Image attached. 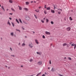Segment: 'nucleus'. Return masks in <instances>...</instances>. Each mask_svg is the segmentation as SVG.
<instances>
[{
  "label": "nucleus",
  "mask_w": 76,
  "mask_h": 76,
  "mask_svg": "<svg viewBox=\"0 0 76 76\" xmlns=\"http://www.w3.org/2000/svg\"><path fill=\"white\" fill-rule=\"evenodd\" d=\"M35 41L36 43L37 44H39V42H38V40L35 39Z\"/></svg>",
  "instance_id": "nucleus-7"
},
{
  "label": "nucleus",
  "mask_w": 76,
  "mask_h": 76,
  "mask_svg": "<svg viewBox=\"0 0 76 76\" xmlns=\"http://www.w3.org/2000/svg\"><path fill=\"white\" fill-rule=\"evenodd\" d=\"M30 61H31V62L32 61H33V60H32V59H30Z\"/></svg>",
  "instance_id": "nucleus-31"
},
{
  "label": "nucleus",
  "mask_w": 76,
  "mask_h": 76,
  "mask_svg": "<svg viewBox=\"0 0 76 76\" xmlns=\"http://www.w3.org/2000/svg\"><path fill=\"white\" fill-rule=\"evenodd\" d=\"M42 37H43V38H45V36H44V35H43V36H42Z\"/></svg>",
  "instance_id": "nucleus-35"
},
{
  "label": "nucleus",
  "mask_w": 76,
  "mask_h": 76,
  "mask_svg": "<svg viewBox=\"0 0 76 76\" xmlns=\"http://www.w3.org/2000/svg\"><path fill=\"white\" fill-rule=\"evenodd\" d=\"M24 10H26V11H28V9L27 8H24Z\"/></svg>",
  "instance_id": "nucleus-12"
},
{
  "label": "nucleus",
  "mask_w": 76,
  "mask_h": 76,
  "mask_svg": "<svg viewBox=\"0 0 76 76\" xmlns=\"http://www.w3.org/2000/svg\"><path fill=\"white\" fill-rule=\"evenodd\" d=\"M25 45V44L24 43H23L22 45V46H24V45Z\"/></svg>",
  "instance_id": "nucleus-38"
},
{
  "label": "nucleus",
  "mask_w": 76,
  "mask_h": 76,
  "mask_svg": "<svg viewBox=\"0 0 76 76\" xmlns=\"http://www.w3.org/2000/svg\"><path fill=\"white\" fill-rule=\"evenodd\" d=\"M18 6L19 7V10H21L22 9V7L19 6Z\"/></svg>",
  "instance_id": "nucleus-11"
},
{
  "label": "nucleus",
  "mask_w": 76,
  "mask_h": 76,
  "mask_svg": "<svg viewBox=\"0 0 76 76\" xmlns=\"http://www.w3.org/2000/svg\"><path fill=\"white\" fill-rule=\"evenodd\" d=\"M37 54H39V55H41V54H40V53H39V52H37Z\"/></svg>",
  "instance_id": "nucleus-24"
},
{
  "label": "nucleus",
  "mask_w": 76,
  "mask_h": 76,
  "mask_svg": "<svg viewBox=\"0 0 76 76\" xmlns=\"http://www.w3.org/2000/svg\"><path fill=\"white\" fill-rule=\"evenodd\" d=\"M39 76V75L38 74H37V75H36V76Z\"/></svg>",
  "instance_id": "nucleus-55"
},
{
  "label": "nucleus",
  "mask_w": 76,
  "mask_h": 76,
  "mask_svg": "<svg viewBox=\"0 0 76 76\" xmlns=\"http://www.w3.org/2000/svg\"><path fill=\"white\" fill-rule=\"evenodd\" d=\"M10 50H11V51H12V49L11 48H10Z\"/></svg>",
  "instance_id": "nucleus-47"
},
{
  "label": "nucleus",
  "mask_w": 76,
  "mask_h": 76,
  "mask_svg": "<svg viewBox=\"0 0 76 76\" xmlns=\"http://www.w3.org/2000/svg\"><path fill=\"white\" fill-rule=\"evenodd\" d=\"M49 63L50 64H51V61H49Z\"/></svg>",
  "instance_id": "nucleus-40"
},
{
  "label": "nucleus",
  "mask_w": 76,
  "mask_h": 76,
  "mask_svg": "<svg viewBox=\"0 0 76 76\" xmlns=\"http://www.w3.org/2000/svg\"><path fill=\"white\" fill-rule=\"evenodd\" d=\"M48 69H50V67H49L48 68Z\"/></svg>",
  "instance_id": "nucleus-60"
},
{
  "label": "nucleus",
  "mask_w": 76,
  "mask_h": 76,
  "mask_svg": "<svg viewBox=\"0 0 76 76\" xmlns=\"http://www.w3.org/2000/svg\"><path fill=\"white\" fill-rule=\"evenodd\" d=\"M42 76H45V75L43 74V75H42Z\"/></svg>",
  "instance_id": "nucleus-49"
},
{
  "label": "nucleus",
  "mask_w": 76,
  "mask_h": 76,
  "mask_svg": "<svg viewBox=\"0 0 76 76\" xmlns=\"http://www.w3.org/2000/svg\"><path fill=\"white\" fill-rule=\"evenodd\" d=\"M9 2H10V3H12L13 1L12 0H9Z\"/></svg>",
  "instance_id": "nucleus-21"
},
{
  "label": "nucleus",
  "mask_w": 76,
  "mask_h": 76,
  "mask_svg": "<svg viewBox=\"0 0 76 76\" xmlns=\"http://www.w3.org/2000/svg\"><path fill=\"white\" fill-rule=\"evenodd\" d=\"M54 7V9H57V6L56 5H55L53 6Z\"/></svg>",
  "instance_id": "nucleus-5"
},
{
  "label": "nucleus",
  "mask_w": 76,
  "mask_h": 76,
  "mask_svg": "<svg viewBox=\"0 0 76 76\" xmlns=\"http://www.w3.org/2000/svg\"><path fill=\"white\" fill-rule=\"evenodd\" d=\"M43 19L44 20H45V18H44Z\"/></svg>",
  "instance_id": "nucleus-51"
},
{
  "label": "nucleus",
  "mask_w": 76,
  "mask_h": 76,
  "mask_svg": "<svg viewBox=\"0 0 76 76\" xmlns=\"http://www.w3.org/2000/svg\"><path fill=\"white\" fill-rule=\"evenodd\" d=\"M8 24H9L10 26L11 24H10V22H8Z\"/></svg>",
  "instance_id": "nucleus-27"
},
{
  "label": "nucleus",
  "mask_w": 76,
  "mask_h": 76,
  "mask_svg": "<svg viewBox=\"0 0 76 76\" xmlns=\"http://www.w3.org/2000/svg\"><path fill=\"white\" fill-rule=\"evenodd\" d=\"M51 12L53 13H55V11H54V10H51Z\"/></svg>",
  "instance_id": "nucleus-10"
},
{
  "label": "nucleus",
  "mask_w": 76,
  "mask_h": 76,
  "mask_svg": "<svg viewBox=\"0 0 76 76\" xmlns=\"http://www.w3.org/2000/svg\"><path fill=\"white\" fill-rule=\"evenodd\" d=\"M34 16L35 17V18H36V19H37V16H36V15H34Z\"/></svg>",
  "instance_id": "nucleus-36"
},
{
  "label": "nucleus",
  "mask_w": 76,
  "mask_h": 76,
  "mask_svg": "<svg viewBox=\"0 0 76 76\" xmlns=\"http://www.w3.org/2000/svg\"><path fill=\"white\" fill-rule=\"evenodd\" d=\"M10 15H13L12 13H10Z\"/></svg>",
  "instance_id": "nucleus-42"
},
{
  "label": "nucleus",
  "mask_w": 76,
  "mask_h": 76,
  "mask_svg": "<svg viewBox=\"0 0 76 76\" xmlns=\"http://www.w3.org/2000/svg\"><path fill=\"white\" fill-rule=\"evenodd\" d=\"M66 18H64V20H66Z\"/></svg>",
  "instance_id": "nucleus-62"
},
{
  "label": "nucleus",
  "mask_w": 76,
  "mask_h": 76,
  "mask_svg": "<svg viewBox=\"0 0 76 76\" xmlns=\"http://www.w3.org/2000/svg\"><path fill=\"white\" fill-rule=\"evenodd\" d=\"M68 58L69 60H72V58H71L68 57Z\"/></svg>",
  "instance_id": "nucleus-25"
},
{
  "label": "nucleus",
  "mask_w": 76,
  "mask_h": 76,
  "mask_svg": "<svg viewBox=\"0 0 76 76\" xmlns=\"http://www.w3.org/2000/svg\"><path fill=\"white\" fill-rule=\"evenodd\" d=\"M26 19L27 20H29V19H30V18H29V17L28 16H26Z\"/></svg>",
  "instance_id": "nucleus-4"
},
{
  "label": "nucleus",
  "mask_w": 76,
  "mask_h": 76,
  "mask_svg": "<svg viewBox=\"0 0 76 76\" xmlns=\"http://www.w3.org/2000/svg\"><path fill=\"white\" fill-rule=\"evenodd\" d=\"M72 42H70L69 43V44L70 45H71V44H72Z\"/></svg>",
  "instance_id": "nucleus-43"
},
{
  "label": "nucleus",
  "mask_w": 76,
  "mask_h": 76,
  "mask_svg": "<svg viewBox=\"0 0 76 76\" xmlns=\"http://www.w3.org/2000/svg\"><path fill=\"white\" fill-rule=\"evenodd\" d=\"M46 5H45V8H47V7H46Z\"/></svg>",
  "instance_id": "nucleus-44"
},
{
  "label": "nucleus",
  "mask_w": 76,
  "mask_h": 76,
  "mask_svg": "<svg viewBox=\"0 0 76 76\" xmlns=\"http://www.w3.org/2000/svg\"><path fill=\"white\" fill-rule=\"evenodd\" d=\"M19 19L20 22V23H22V20H21V19H20V18H19Z\"/></svg>",
  "instance_id": "nucleus-14"
},
{
  "label": "nucleus",
  "mask_w": 76,
  "mask_h": 76,
  "mask_svg": "<svg viewBox=\"0 0 76 76\" xmlns=\"http://www.w3.org/2000/svg\"><path fill=\"white\" fill-rule=\"evenodd\" d=\"M41 21L42 22V23H44V21L43 20H41Z\"/></svg>",
  "instance_id": "nucleus-29"
},
{
  "label": "nucleus",
  "mask_w": 76,
  "mask_h": 76,
  "mask_svg": "<svg viewBox=\"0 0 76 76\" xmlns=\"http://www.w3.org/2000/svg\"><path fill=\"white\" fill-rule=\"evenodd\" d=\"M45 33L46 34V35H50V34H51L50 32H48L47 31H45Z\"/></svg>",
  "instance_id": "nucleus-3"
},
{
  "label": "nucleus",
  "mask_w": 76,
  "mask_h": 76,
  "mask_svg": "<svg viewBox=\"0 0 76 76\" xmlns=\"http://www.w3.org/2000/svg\"><path fill=\"white\" fill-rule=\"evenodd\" d=\"M16 30L17 31H19V32H20V31L19 30H18L17 29H16Z\"/></svg>",
  "instance_id": "nucleus-30"
},
{
  "label": "nucleus",
  "mask_w": 76,
  "mask_h": 76,
  "mask_svg": "<svg viewBox=\"0 0 76 76\" xmlns=\"http://www.w3.org/2000/svg\"><path fill=\"white\" fill-rule=\"evenodd\" d=\"M31 3H33V1H31Z\"/></svg>",
  "instance_id": "nucleus-56"
},
{
  "label": "nucleus",
  "mask_w": 76,
  "mask_h": 76,
  "mask_svg": "<svg viewBox=\"0 0 76 76\" xmlns=\"http://www.w3.org/2000/svg\"><path fill=\"white\" fill-rule=\"evenodd\" d=\"M44 13L45 15H46V14H47V12L46 11H45V10Z\"/></svg>",
  "instance_id": "nucleus-33"
},
{
  "label": "nucleus",
  "mask_w": 76,
  "mask_h": 76,
  "mask_svg": "<svg viewBox=\"0 0 76 76\" xmlns=\"http://www.w3.org/2000/svg\"><path fill=\"white\" fill-rule=\"evenodd\" d=\"M37 63L39 65H41V64H42V61H39Z\"/></svg>",
  "instance_id": "nucleus-2"
},
{
  "label": "nucleus",
  "mask_w": 76,
  "mask_h": 76,
  "mask_svg": "<svg viewBox=\"0 0 76 76\" xmlns=\"http://www.w3.org/2000/svg\"><path fill=\"white\" fill-rule=\"evenodd\" d=\"M11 35L12 36H14V34H13V33H11Z\"/></svg>",
  "instance_id": "nucleus-18"
},
{
  "label": "nucleus",
  "mask_w": 76,
  "mask_h": 76,
  "mask_svg": "<svg viewBox=\"0 0 76 76\" xmlns=\"http://www.w3.org/2000/svg\"><path fill=\"white\" fill-rule=\"evenodd\" d=\"M35 12H36L37 13H39V10H38V9L36 10H35Z\"/></svg>",
  "instance_id": "nucleus-8"
},
{
  "label": "nucleus",
  "mask_w": 76,
  "mask_h": 76,
  "mask_svg": "<svg viewBox=\"0 0 76 76\" xmlns=\"http://www.w3.org/2000/svg\"><path fill=\"white\" fill-rule=\"evenodd\" d=\"M32 44V43H31V42H30V43H29V47H30V48H32V47H33V46H31V44Z\"/></svg>",
  "instance_id": "nucleus-6"
},
{
  "label": "nucleus",
  "mask_w": 76,
  "mask_h": 76,
  "mask_svg": "<svg viewBox=\"0 0 76 76\" xmlns=\"http://www.w3.org/2000/svg\"><path fill=\"white\" fill-rule=\"evenodd\" d=\"M5 67H7V66H5Z\"/></svg>",
  "instance_id": "nucleus-59"
},
{
  "label": "nucleus",
  "mask_w": 76,
  "mask_h": 76,
  "mask_svg": "<svg viewBox=\"0 0 76 76\" xmlns=\"http://www.w3.org/2000/svg\"><path fill=\"white\" fill-rule=\"evenodd\" d=\"M39 9H40V8H41V7H39Z\"/></svg>",
  "instance_id": "nucleus-50"
},
{
  "label": "nucleus",
  "mask_w": 76,
  "mask_h": 76,
  "mask_svg": "<svg viewBox=\"0 0 76 76\" xmlns=\"http://www.w3.org/2000/svg\"><path fill=\"white\" fill-rule=\"evenodd\" d=\"M70 29H71V28H70V27H68L66 28V30L67 31H70Z\"/></svg>",
  "instance_id": "nucleus-1"
},
{
  "label": "nucleus",
  "mask_w": 76,
  "mask_h": 76,
  "mask_svg": "<svg viewBox=\"0 0 76 76\" xmlns=\"http://www.w3.org/2000/svg\"><path fill=\"white\" fill-rule=\"evenodd\" d=\"M51 71L52 72H54V68H52Z\"/></svg>",
  "instance_id": "nucleus-15"
},
{
  "label": "nucleus",
  "mask_w": 76,
  "mask_h": 76,
  "mask_svg": "<svg viewBox=\"0 0 76 76\" xmlns=\"http://www.w3.org/2000/svg\"><path fill=\"white\" fill-rule=\"evenodd\" d=\"M34 3H36V1H34Z\"/></svg>",
  "instance_id": "nucleus-64"
},
{
  "label": "nucleus",
  "mask_w": 76,
  "mask_h": 76,
  "mask_svg": "<svg viewBox=\"0 0 76 76\" xmlns=\"http://www.w3.org/2000/svg\"><path fill=\"white\" fill-rule=\"evenodd\" d=\"M59 76H64L63 75H61V74H59Z\"/></svg>",
  "instance_id": "nucleus-39"
},
{
  "label": "nucleus",
  "mask_w": 76,
  "mask_h": 76,
  "mask_svg": "<svg viewBox=\"0 0 76 76\" xmlns=\"http://www.w3.org/2000/svg\"><path fill=\"white\" fill-rule=\"evenodd\" d=\"M16 22L18 23H19V21H18V19H16Z\"/></svg>",
  "instance_id": "nucleus-22"
},
{
  "label": "nucleus",
  "mask_w": 76,
  "mask_h": 76,
  "mask_svg": "<svg viewBox=\"0 0 76 76\" xmlns=\"http://www.w3.org/2000/svg\"><path fill=\"white\" fill-rule=\"evenodd\" d=\"M9 19H10V20H12V18H9Z\"/></svg>",
  "instance_id": "nucleus-48"
},
{
  "label": "nucleus",
  "mask_w": 76,
  "mask_h": 76,
  "mask_svg": "<svg viewBox=\"0 0 76 76\" xmlns=\"http://www.w3.org/2000/svg\"><path fill=\"white\" fill-rule=\"evenodd\" d=\"M75 46H74V49H76V45H74Z\"/></svg>",
  "instance_id": "nucleus-37"
},
{
  "label": "nucleus",
  "mask_w": 76,
  "mask_h": 76,
  "mask_svg": "<svg viewBox=\"0 0 76 76\" xmlns=\"http://www.w3.org/2000/svg\"><path fill=\"white\" fill-rule=\"evenodd\" d=\"M1 7L2 9H3L4 11V7L3 6H1Z\"/></svg>",
  "instance_id": "nucleus-17"
},
{
  "label": "nucleus",
  "mask_w": 76,
  "mask_h": 76,
  "mask_svg": "<svg viewBox=\"0 0 76 76\" xmlns=\"http://www.w3.org/2000/svg\"><path fill=\"white\" fill-rule=\"evenodd\" d=\"M50 7H48L46 9L47 10H50Z\"/></svg>",
  "instance_id": "nucleus-16"
},
{
  "label": "nucleus",
  "mask_w": 76,
  "mask_h": 76,
  "mask_svg": "<svg viewBox=\"0 0 76 76\" xmlns=\"http://www.w3.org/2000/svg\"><path fill=\"white\" fill-rule=\"evenodd\" d=\"M33 33H34V34H35V32L34 31H33Z\"/></svg>",
  "instance_id": "nucleus-58"
},
{
  "label": "nucleus",
  "mask_w": 76,
  "mask_h": 76,
  "mask_svg": "<svg viewBox=\"0 0 76 76\" xmlns=\"http://www.w3.org/2000/svg\"><path fill=\"white\" fill-rule=\"evenodd\" d=\"M58 10H61V11H62V10H61V9H58Z\"/></svg>",
  "instance_id": "nucleus-45"
},
{
  "label": "nucleus",
  "mask_w": 76,
  "mask_h": 76,
  "mask_svg": "<svg viewBox=\"0 0 76 76\" xmlns=\"http://www.w3.org/2000/svg\"><path fill=\"white\" fill-rule=\"evenodd\" d=\"M51 24H54V23L53 22V21H51Z\"/></svg>",
  "instance_id": "nucleus-28"
},
{
  "label": "nucleus",
  "mask_w": 76,
  "mask_h": 76,
  "mask_svg": "<svg viewBox=\"0 0 76 76\" xmlns=\"http://www.w3.org/2000/svg\"><path fill=\"white\" fill-rule=\"evenodd\" d=\"M21 67H23V66L21 65Z\"/></svg>",
  "instance_id": "nucleus-54"
},
{
  "label": "nucleus",
  "mask_w": 76,
  "mask_h": 76,
  "mask_svg": "<svg viewBox=\"0 0 76 76\" xmlns=\"http://www.w3.org/2000/svg\"><path fill=\"white\" fill-rule=\"evenodd\" d=\"M26 3L27 5H28V4H29V2H26Z\"/></svg>",
  "instance_id": "nucleus-20"
},
{
  "label": "nucleus",
  "mask_w": 76,
  "mask_h": 76,
  "mask_svg": "<svg viewBox=\"0 0 76 76\" xmlns=\"http://www.w3.org/2000/svg\"><path fill=\"white\" fill-rule=\"evenodd\" d=\"M52 44H51V45H50L51 47V46H52Z\"/></svg>",
  "instance_id": "nucleus-53"
},
{
  "label": "nucleus",
  "mask_w": 76,
  "mask_h": 76,
  "mask_svg": "<svg viewBox=\"0 0 76 76\" xmlns=\"http://www.w3.org/2000/svg\"><path fill=\"white\" fill-rule=\"evenodd\" d=\"M49 20L48 19H46V22H49Z\"/></svg>",
  "instance_id": "nucleus-26"
},
{
  "label": "nucleus",
  "mask_w": 76,
  "mask_h": 76,
  "mask_svg": "<svg viewBox=\"0 0 76 76\" xmlns=\"http://www.w3.org/2000/svg\"><path fill=\"white\" fill-rule=\"evenodd\" d=\"M64 59H66V57H65L64 58Z\"/></svg>",
  "instance_id": "nucleus-57"
},
{
  "label": "nucleus",
  "mask_w": 76,
  "mask_h": 76,
  "mask_svg": "<svg viewBox=\"0 0 76 76\" xmlns=\"http://www.w3.org/2000/svg\"><path fill=\"white\" fill-rule=\"evenodd\" d=\"M12 26H13V27H14V26H15V24L12 22Z\"/></svg>",
  "instance_id": "nucleus-23"
},
{
  "label": "nucleus",
  "mask_w": 76,
  "mask_h": 76,
  "mask_svg": "<svg viewBox=\"0 0 76 76\" xmlns=\"http://www.w3.org/2000/svg\"><path fill=\"white\" fill-rule=\"evenodd\" d=\"M40 74H41V73H39L38 74H37L38 75H40Z\"/></svg>",
  "instance_id": "nucleus-46"
},
{
  "label": "nucleus",
  "mask_w": 76,
  "mask_h": 76,
  "mask_svg": "<svg viewBox=\"0 0 76 76\" xmlns=\"http://www.w3.org/2000/svg\"><path fill=\"white\" fill-rule=\"evenodd\" d=\"M75 45V44H73L71 45H72V46H74Z\"/></svg>",
  "instance_id": "nucleus-34"
},
{
  "label": "nucleus",
  "mask_w": 76,
  "mask_h": 76,
  "mask_svg": "<svg viewBox=\"0 0 76 76\" xmlns=\"http://www.w3.org/2000/svg\"><path fill=\"white\" fill-rule=\"evenodd\" d=\"M8 69H10V67H8Z\"/></svg>",
  "instance_id": "nucleus-61"
},
{
  "label": "nucleus",
  "mask_w": 76,
  "mask_h": 76,
  "mask_svg": "<svg viewBox=\"0 0 76 76\" xmlns=\"http://www.w3.org/2000/svg\"><path fill=\"white\" fill-rule=\"evenodd\" d=\"M11 9L12 11H13L14 12H15V10L14 9H13V8H11Z\"/></svg>",
  "instance_id": "nucleus-13"
},
{
  "label": "nucleus",
  "mask_w": 76,
  "mask_h": 76,
  "mask_svg": "<svg viewBox=\"0 0 76 76\" xmlns=\"http://www.w3.org/2000/svg\"><path fill=\"white\" fill-rule=\"evenodd\" d=\"M22 28H23V30H24V29H25V28H23V27H22Z\"/></svg>",
  "instance_id": "nucleus-52"
},
{
  "label": "nucleus",
  "mask_w": 76,
  "mask_h": 76,
  "mask_svg": "<svg viewBox=\"0 0 76 76\" xmlns=\"http://www.w3.org/2000/svg\"><path fill=\"white\" fill-rule=\"evenodd\" d=\"M69 19L70 20H73V19H72V18L71 17H69Z\"/></svg>",
  "instance_id": "nucleus-19"
},
{
  "label": "nucleus",
  "mask_w": 76,
  "mask_h": 76,
  "mask_svg": "<svg viewBox=\"0 0 76 76\" xmlns=\"http://www.w3.org/2000/svg\"><path fill=\"white\" fill-rule=\"evenodd\" d=\"M58 14H60V13H61V12L60 11H58Z\"/></svg>",
  "instance_id": "nucleus-32"
},
{
  "label": "nucleus",
  "mask_w": 76,
  "mask_h": 76,
  "mask_svg": "<svg viewBox=\"0 0 76 76\" xmlns=\"http://www.w3.org/2000/svg\"><path fill=\"white\" fill-rule=\"evenodd\" d=\"M11 56H12V57H15V55H11Z\"/></svg>",
  "instance_id": "nucleus-41"
},
{
  "label": "nucleus",
  "mask_w": 76,
  "mask_h": 76,
  "mask_svg": "<svg viewBox=\"0 0 76 76\" xmlns=\"http://www.w3.org/2000/svg\"><path fill=\"white\" fill-rule=\"evenodd\" d=\"M25 38H27V37H26V36H25Z\"/></svg>",
  "instance_id": "nucleus-63"
},
{
  "label": "nucleus",
  "mask_w": 76,
  "mask_h": 76,
  "mask_svg": "<svg viewBox=\"0 0 76 76\" xmlns=\"http://www.w3.org/2000/svg\"><path fill=\"white\" fill-rule=\"evenodd\" d=\"M63 45L64 47V46H66V45H67V43H64L63 44Z\"/></svg>",
  "instance_id": "nucleus-9"
}]
</instances>
